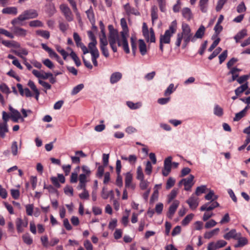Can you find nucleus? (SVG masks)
I'll use <instances>...</instances> for the list:
<instances>
[{
  "instance_id": "nucleus-1",
  "label": "nucleus",
  "mask_w": 250,
  "mask_h": 250,
  "mask_svg": "<svg viewBox=\"0 0 250 250\" xmlns=\"http://www.w3.org/2000/svg\"><path fill=\"white\" fill-rule=\"evenodd\" d=\"M121 25L123 30L120 33V37L119 36L117 30L115 29L112 25H108L109 43L114 52L117 51V48L116 45V43H117L119 46H122L125 52L128 54L130 52L127 40L128 37V29L126 20L125 18L121 19Z\"/></svg>"
},
{
  "instance_id": "nucleus-2",
  "label": "nucleus",
  "mask_w": 250,
  "mask_h": 250,
  "mask_svg": "<svg viewBox=\"0 0 250 250\" xmlns=\"http://www.w3.org/2000/svg\"><path fill=\"white\" fill-rule=\"evenodd\" d=\"M182 32L177 35L175 44L179 47L181 44L182 40H184V47H186L190 41L195 42L194 38L191 33L189 26L187 23H183L182 25Z\"/></svg>"
},
{
  "instance_id": "nucleus-3",
  "label": "nucleus",
  "mask_w": 250,
  "mask_h": 250,
  "mask_svg": "<svg viewBox=\"0 0 250 250\" xmlns=\"http://www.w3.org/2000/svg\"><path fill=\"white\" fill-rule=\"evenodd\" d=\"M38 16V13L36 10L30 9L24 11L18 17L15 18L11 21L13 25H22L23 21L31 19L36 18Z\"/></svg>"
},
{
  "instance_id": "nucleus-4",
  "label": "nucleus",
  "mask_w": 250,
  "mask_h": 250,
  "mask_svg": "<svg viewBox=\"0 0 250 250\" xmlns=\"http://www.w3.org/2000/svg\"><path fill=\"white\" fill-rule=\"evenodd\" d=\"M177 22L173 21L169 26V28L166 30L163 35L160 36V42L165 44H169L170 42L171 37L175 33L177 30Z\"/></svg>"
},
{
  "instance_id": "nucleus-5",
  "label": "nucleus",
  "mask_w": 250,
  "mask_h": 250,
  "mask_svg": "<svg viewBox=\"0 0 250 250\" xmlns=\"http://www.w3.org/2000/svg\"><path fill=\"white\" fill-rule=\"evenodd\" d=\"M142 32L143 36L147 42H155L156 39L153 29L151 28L148 30L147 26L145 22H144L143 24Z\"/></svg>"
},
{
  "instance_id": "nucleus-6",
  "label": "nucleus",
  "mask_w": 250,
  "mask_h": 250,
  "mask_svg": "<svg viewBox=\"0 0 250 250\" xmlns=\"http://www.w3.org/2000/svg\"><path fill=\"white\" fill-rule=\"evenodd\" d=\"M194 178V176L193 175H190L188 177L181 180L179 183V185L180 186L183 184L184 185L185 190H190L194 184L193 182Z\"/></svg>"
},
{
  "instance_id": "nucleus-7",
  "label": "nucleus",
  "mask_w": 250,
  "mask_h": 250,
  "mask_svg": "<svg viewBox=\"0 0 250 250\" xmlns=\"http://www.w3.org/2000/svg\"><path fill=\"white\" fill-rule=\"evenodd\" d=\"M60 8L67 21L70 22L73 20V16L72 12L66 4H62L60 5Z\"/></svg>"
},
{
  "instance_id": "nucleus-8",
  "label": "nucleus",
  "mask_w": 250,
  "mask_h": 250,
  "mask_svg": "<svg viewBox=\"0 0 250 250\" xmlns=\"http://www.w3.org/2000/svg\"><path fill=\"white\" fill-rule=\"evenodd\" d=\"M227 243L223 240H220L217 242H211L208 244V250H217L220 248L225 247Z\"/></svg>"
},
{
  "instance_id": "nucleus-9",
  "label": "nucleus",
  "mask_w": 250,
  "mask_h": 250,
  "mask_svg": "<svg viewBox=\"0 0 250 250\" xmlns=\"http://www.w3.org/2000/svg\"><path fill=\"white\" fill-rule=\"evenodd\" d=\"M172 157L169 156L164 161V168L162 170V174L164 176H167L171 171Z\"/></svg>"
},
{
  "instance_id": "nucleus-10",
  "label": "nucleus",
  "mask_w": 250,
  "mask_h": 250,
  "mask_svg": "<svg viewBox=\"0 0 250 250\" xmlns=\"http://www.w3.org/2000/svg\"><path fill=\"white\" fill-rule=\"evenodd\" d=\"M9 109L10 111V118L14 122L17 123L21 119L22 121H24L19 111L13 108L11 105L9 106Z\"/></svg>"
},
{
  "instance_id": "nucleus-11",
  "label": "nucleus",
  "mask_w": 250,
  "mask_h": 250,
  "mask_svg": "<svg viewBox=\"0 0 250 250\" xmlns=\"http://www.w3.org/2000/svg\"><path fill=\"white\" fill-rule=\"evenodd\" d=\"M16 225L18 232L21 233L23 232L24 228L27 226L28 221L27 220H22L20 218H18L16 220Z\"/></svg>"
},
{
  "instance_id": "nucleus-12",
  "label": "nucleus",
  "mask_w": 250,
  "mask_h": 250,
  "mask_svg": "<svg viewBox=\"0 0 250 250\" xmlns=\"http://www.w3.org/2000/svg\"><path fill=\"white\" fill-rule=\"evenodd\" d=\"M186 202L192 210H195L199 205L198 198L194 194H192Z\"/></svg>"
},
{
  "instance_id": "nucleus-13",
  "label": "nucleus",
  "mask_w": 250,
  "mask_h": 250,
  "mask_svg": "<svg viewBox=\"0 0 250 250\" xmlns=\"http://www.w3.org/2000/svg\"><path fill=\"white\" fill-rule=\"evenodd\" d=\"M180 202L178 200H175L169 208L168 211L167 212V217L169 218H172L173 215L175 212L177 208L179 205Z\"/></svg>"
},
{
  "instance_id": "nucleus-14",
  "label": "nucleus",
  "mask_w": 250,
  "mask_h": 250,
  "mask_svg": "<svg viewBox=\"0 0 250 250\" xmlns=\"http://www.w3.org/2000/svg\"><path fill=\"white\" fill-rule=\"evenodd\" d=\"M219 204L218 202L215 201L211 203H208L207 204H205V205H203L200 208V210L201 211H210L214 208H215L216 207H218L219 206Z\"/></svg>"
},
{
  "instance_id": "nucleus-15",
  "label": "nucleus",
  "mask_w": 250,
  "mask_h": 250,
  "mask_svg": "<svg viewBox=\"0 0 250 250\" xmlns=\"http://www.w3.org/2000/svg\"><path fill=\"white\" fill-rule=\"evenodd\" d=\"M14 27L12 29L14 33L18 36L24 37L26 36L27 34V31L22 28L16 26V25H14Z\"/></svg>"
},
{
  "instance_id": "nucleus-16",
  "label": "nucleus",
  "mask_w": 250,
  "mask_h": 250,
  "mask_svg": "<svg viewBox=\"0 0 250 250\" xmlns=\"http://www.w3.org/2000/svg\"><path fill=\"white\" fill-rule=\"evenodd\" d=\"M17 86L21 95H25L27 97H31L33 96V94L28 88H25L23 89L22 85L20 83H18Z\"/></svg>"
},
{
  "instance_id": "nucleus-17",
  "label": "nucleus",
  "mask_w": 250,
  "mask_h": 250,
  "mask_svg": "<svg viewBox=\"0 0 250 250\" xmlns=\"http://www.w3.org/2000/svg\"><path fill=\"white\" fill-rule=\"evenodd\" d=\"M240 233H237L235 229H232L229 232L226 233L223 236V237L227 240H229L231 238L236 240L238 236L240 235Z\"/></svg>"
},
{
  "instance_id": "nucleus-18",
  "label": "nucleus",
  "mask_w": 250,
  "mask_h": 250,
  "mask_svg": "<svg viewBox=\"0 0 250 250\" xmlns=\"http://www.w3.org/2000/svg\"><path fill=\"white\" fill-rule=\"evenodd\" d=\"M87 176L85 174H80L79 177V184L77 187V189L84 188H86V183L87 182Z\"/></svg>"
},
{
  "instance_id": "nucleus-19",
  "label": "nucleus",
  "mask_w": 250,
  "mask_h": 250,
  "mask_svg": "<svg viewBox=\"0 0 250 250\" xmlns=\"http://www.w3.org/2000/svg\"><path fill=\"white\" fill-rule=\"evenodd\" d=\"M2 13L15 16L18 14V9L16 7H7L2 10Z\"/></svg>"
},
{
  "instance_id": "nucleus-20",
  "label": "nucleus",
  "mask_w": 250,
  "mask_h": 250,
  "mask_svg": "<svg viewBox=\"0 0 250 250\" xmlns=\"http://www.w3.org/2000/svg\"><path fill=\"white\" fill-rule=\"evenodd\" d=\"M122 77V74L119 72H116L112 73L110 78V82L113 84L117 83Z\"/></svg>"
},
{
  "instance_id": "nucleus-21",
  "label": "nucleus",
  "mask_w": 250,
  "mask_h": 250,
  "mask_svg": "<svg viewBox=\"0 0 250 250\" xmlns=\"http://www.w3.org/2000/svg\"><path fill=\"white\" fill-rule=\"evenodd\" d=\"M236 240H237L238 243L235 245V248L243 247L248 243V239L246 237H242L241 233H240V235L238 236Z\"/></svg>"
},
{
  "instance_id": "nucleus-22",
  "label": "nucleus",
  "mask_w": 250,
  "mask_h": 250,
  "mask_svg": "<svg viewBox=\"0 0 250 250\" xmlns=\"http://www.w3.org/2000/svg\"><path fill=\"white\" fill-rule=\"evenodd\" d=\"M97 43V41H92L89 43L88 44V48L89 49V52L92 54H99V51L96 47V44Z\"/></svg>"
},
{
  "instance_id": "nucleus-23",
  "label": "nucleus",
  "mask_w": 250,
  "mask_h": 250,
  "mask_svg": "<svg viewBox=\"0 0 250 250\" xmlns=\"http://www.w3.org/2000/svg\"><path fill=\"white\" fill-rule=\"evenodd\" d=\"M132 175L130 172H127L125 174V188H134V186L132 185Z\"/></svg>"
},
{
  "instance_id": "nucleus-24",
  "label": "nucleus",
  "mask_w": 250,
  "mask_h": 250,
  "mask_svg": "<svg viewBox=\"0 0 250 250\" xmlns=\"http://www.w3.org/2000/svg\"><path fill=\"white\" fill-rule=\"evenodd\" d=\"M219 230L220 229L219 228H216L211 231H207L204 234V238L205 239H209L213 236L217 235Z\"/></svg>"
},
{
  "instance_id": "nucleus-25",
  "label": "nucleus",
  "mask_w": 250,
  "mask_h": 250,
  "mask_svg": "<svg viewBox=\"0 0 250 250\" xmlns=\"http://www.w3.org/2000/svg\"><path fill=\"white\" fill-rule=\"evenodd\" d=\"M139 48L142 55H145L147 52L146 44L144 40L140 39L139 40Z\"/></svg>"
},
{
  "instance_id": "nucleus-26",
  "label": "nucleus",
  "mask_w": 250,
  "mask_h": 250,
  "mask_svg": "<svg viewBox=\"0 0 250 250\" xmlns=\"http://www.w3.org/2000/svg\"><path fill=\"white\" fill-rule=\"evenodd\" d=\"M182 13L183 17L187 20H190L192 17V14L189 8L185 7L182 10Z\"/></svg>"
},
{
  "instance_id": "nucleus-27",
  "label": "nucleus",
  "mask_w": 250,
  "mask_h": 250,
  "mask_svg": "<svg viewBox=\"0 0 250 250\" xmlns=\"http://www.w3.org/2000/svg\"><path fill=\"white\" fill-rule=\"evenodd\" d=\"M8 132L7 123H0V136L2 138H4L5 133Z\"/></svg>"
},
{
  "instance_id": "nucleus-28",
  "label": "nucleus",
  "mask_w": 250,
  "mask_h": 250,
  "mask_svg": "<svg viewBox=\"0 0 250 250\" xmlns=\"http://www.w3.org/2000/svg\"><path fill=\"white\" fill-rule=\"evenodd\" d=\"M205 27L203 25H201L193 36L194 40L202 38L205 34Z\"/></svg>"
},
{
  "instance_id": "nucleus-29",
  "label": "nucleus",
  "mask_w": 250,
  "mask_h": 250,
  "mask_svg": "<svg viewBox=\"0 0 250 250\" xmlns=\"http://www.w3.org/2000/svg\"><path fill=\"white\" fill-rule=\"evenodd\" d=\"M247 35V31L244 29L239 32L234 37L236 42H238L241 39H243Z\"/></svg>"
},
{
  "instance_id": "nucleus-30",
  "label": "nucleus",
  "mask_w": 250,
  "mask_h": 250,
  "mask_svg": "<svg viewBox=\"0 0 250 250\" xmlns=\"http://www.w3.org/2000/svg\"><path fill=\"white\" fill-rule=\"evenodd\" d=\"M125 10L128 15L130 14L138 15V12L133 7H131L128 3L126 4L124 6Z\"/></svg>"
},
{
  "instance_id": "nucleus-31",
  "label": "nucleus",
  "mask_w": 250,
  "mask_h": 250,
  "mask_svg": "<svg viewBox=\"0 0 250 250\" xmlns=\"http://www.w3.org/2000/svg\"><path fill=\"white\" fill-rule=\"evenodd\" d=\"M240 70L239 69L235 67L231 68V70L228 73V74H231L232 75V79L229 80V82H231L235 81V80H237L236 79L238 77V72Z\"/></svg>"
},
{
  "instance_id": "nucleus-32",
  "label": "nucleus",
  "mask_w": 250,
  "mask_h": 250,
  "mask_svg": "<svg viewBox=\"0 0 250 250\" xmlns=\"http://www.w3.org/2000/svg\"><path fill=\"white\" fill-rule=\"evenodd\" d=\"M86 13L87 18H88V19L90 21L91 24L92 25L95 24V20L94 13H93V10L92 9L91 7H90L88 10H87L86 11Z\"/></svg>"
},
{
  "instance_id": "nucleus-33",
  "label": "nucleus",
  "mask_w": 250,
  "mask_h": 250,
  "mask_svg": "<svg viewBox=\"0 0 250 250\" xmlns=\"http://www.w3.org/2000/svg\"><path fill=\"white\" fill-rule=\"evenodd\" d=\"M158 9L156 6H153L151 9V17L152 24H153L155 21L158 19L157 14Z\"/></svg>"
},
{
  "instance_id": "nucleus-34",
  "label": "nucleus",
  "mask_w": 250,
  "mask_h": 250,
  "mask_svg": "<svg viewBox=\"0 0 250 250\" xmlns=\"http://www.w3.org/2000/svg\"><path fill=\"white\" fill-rule=\"evenodd\" d=\"M248 88V84L247 82L244 84L238 87L235 90V93L236 96L239 95L241 93H243L244 91Z\"/></svg>"
},
{
  "instance_id": "nucleus-35",
  "label": "nucleus",
  "mask_w": 250,
  "mask_h": 250,
  "mask_svg": "<svg viewBox=\"0 0 250 250\" xmlns=\"http://www.w3.org/2000/svg\"><path fill=\"white\" fill-rule=\"evenodd\" d=\"M208 0H200L199 6L200 10L203 13L207 12V5Z\"/></svg>"
},
{
  "instance_id": "nucleus-36",
  "label": "nucleus",
  "mask_w": 250,
  "mask_h": 250,
  "mask_svg": "<svg viewBox=\"0 0 250 250\" xmlns=\"http://www.w3.org/2000/svg\"><path fill=\"white\" fill-rule=\"evenodd\" d=\"M36 34L45 39H48L50 37V33L46 30H38L36 32Z\"/></svg>"
},
{
  "instance_id": "nucleus-37",
  "label": "nucleus",
  "mask_w": 250,
  "mask_h": 250,
  "mask_svg": "<svg viewBox=\"0 0 250 250\" xmlns=\"http://www.w3.org/2000/svg\"><path fill=\"white\" fill-rule=\"evenodd\" d=\"M194 214L190 213L186 216V217L182 220L181 224L183 226H186L192 220Z\"/></svg>"
},
{
  "instance_id": "nucleus-38",
  "label": "nucleus",
  "mask_w": 250,
  "mask_h": 250,
  "mask_svg": "<svg viewBox=\"0 0 250 250\" xmlns=\"http://www.w3.org/2000/svg\"><path fill=\"white\" fill-rule=\"evenodd\" d=\"M178 192V189L174 188L173 189L170 193L167 195V201L168 203H170L173 199H174Z\"/></svg>"
},
{
  "instance_id": "nucleus-39",
  "label": "nucleus",
  "mask_w": 250,
  "mask_h": 250,
  "mask_svg": "<svg viewBox=\"0 0 250 250\" xmlns=\"http://www.w3.org/2000/svg\"><path fill=\"white\" fill-rule=\"evenodd\" d=\"M15 54L21 59L24 58L23 55L26 56L28 52V51L25 48H21L19 50L15 51Z\"/></svg>"
},
{
  "instance_id": "nucleus-40",
  "label": "nucleus",
  "mask_w": 250,
  "mask_h": 250,
  "mask_svg": "<svg viewBox=\"0 0 250 250\" xmlns=\"http://www.w3.org/2000/svg\"><path fill=\"white\" fill-rule=\"evenodd\" d=\"M84 87V85L82 83L79 84L75 86L71 91V94L72 95H75L78 93Z\"/></svg>"
},
{
  "instance_id": "nucleus-41",
  "label": "nucleus",
  "mask_w": 250,
  "mask_h": 250,
  "mask_svg": "<svg viewBox=\"0 0 250 250\" xmlns=\"http://www.w3.org/2000/svg\"><path fill=\"white\" fill-rule=\"evenodd\" d=\"M214 114L219 117H221L223 114V110L219 105L216 104L214 106Z\"/></svg>"
},
{
  "instance_id": "nucleus-42",
  "label": "nucleus",
  "mask_w": 250,
  "mask_h": 250,
  "mask_svg": "<svg viewBox=\"0 0 250 250\" xmlns=\"http://www.w3.org/2000/svg\"><path fill=\"white\" fill-rule=\"evenodd\" d=\"M11 152L13 156H16L18 154V144L16 141H14L12 142L11 147Z\"/></svg>"
},
{
  "instance_id": "nucleus-43",
  "label": "nucleus",
  "mask_w": 250,
  "mask_h": 250,
  "mask_svg": "<svg viewBox=\"0 0 250 250\" xmlns=\"http://www.w3.org/2000/svg\"><path fill=\"white\" fill-rule=\"evenodd\" d=\"M23 242L27 245H31L33 243V240L29 233H26L22 235Z\"/></svg>"
},
{
  "instance_id": "nucleus-44",
  "label": "nucleus",
  "mask_w": 250,
  "mask_h": 250,
  "mask_svg": "<svg viewBox=\"0 0 250 250\" xmlns=\"http://www.w3.org/2000/svg\"><path fill=\"white\" fill-rule=\"evenodd\" d=\"M29 25L30 27H37L43 26V23L39 20L32 21L29 22Z\"/></svg>"
},
{
  "instance_id": "nucleus-45",
  "label": "nucleus",
  "mask_w": 250,
  "mask_h": 250,
  "mask_svg": "<svg viewBox=\"0 0 250 250\" xmlns=\"http://www.w3.org/2000/svg\"><path fill=\"white\" fill-rule=\"evenodd\" d=\"M127 106L132 109H136L140 108L142 106L141 103H133L131 102H127L126 103Z\"/></svg>"
},
{
  "instance_id": "nucleus-46",
  "label": "nucleus",
  "mask_w": 250,
  "mask_h": 250,
  "mask_svg": "<svg viewBox=\"0 0 250 250\" xmlns=\"http://www.w3.org/2000/svg\"><path fill=\"white\" fill-rule=\"evenodd\" d=\"M175 183V180L172 177H169L167 180L166 188L169 189L172 188Z\"/></svg>"
},
{
  "instance_id": "nucleus-47",
  "label": "nucleus",
  "mask_w": 250,
  "mask_h": 250,
  "mask_svg": "<svg viewBox=\"0 0 250 250\" xmlns=\"http://www.w3.org/2000/svg\"><path fill=\"white\" fill-rule=\"evenodd\" d=\"M79 189H83L82 193L79 194V197L82 199H88L89 196L88 191L86 189V188H79Z\"/></svg>"
},
{
  "instance_id": "nucleus-48",
  "label": "nucleus",
  "mask_w": 250,
  "mask_h": 250,
  "mask_svg": "<svg viewBox=\"0 0 250 250\" xmlns=\"http://www.w3.org/2000/svg\"><path fill=\"white\" fill-rule=\"evenodd\" d=\"M207 189V187L206 186H201L200 187H198L196 188L195 191V195L197 196H199L201 194L204 193Z\"/></svg>"
},
{
  "instance_id": "nucleus-49",
  "label": "nucleus",
  "mask_w": 250,
  "mask_h": 250,
  "mask_svg": "<svg viewBox=\"0 0 250 250\" xmlns=\"http://www.w3.org/2000/svg\"><path fill=\"white\" fill-rule=\"evenodd\" d=\"M136 37L135 35H132L130 38V42H131V48L132 50L133 53H135L136 49L137 46L136 44Z\"/></svg>"
},
{
  "instance_id": "nucleus-50",
  "label": "nucleus",
  "mask_w": 250,
  "mask_h": 250,
  "mask_svg": "<svg viewBox=\"0 0 250 250\" xmlns=\"http://www.w3.org/2000/svg\"><path fill=\"white\" fill-rule=\"evenodd\" d=\"M0 90L2 92L5 93L7 95L10 93L11 92L9 87L4 83H2L1 84H0Z\"/></svg>"
},
{
  "instance_id": "nucleus-51",
  "label": "nucleus",
  "mask_w": 250,
  "mask_h": 250,
  "mask_svg": "<svg viewBox=\"0 0 250 250\" xmlns=\"http://www.w3.org/2000/svg\"><path fill=\"white\" fill-rule=\"evenodd\" d=\"M57 51L59 52L63 57L64 60H66L67 56H68V53L60 46H56Z\"/></svg>"
},
{
  "instance_id": "nucleus-52",
  "label": "nucleus",
  "mask_w": 250,
  "mask_h": 250,
  "mask_svg": "<svg viewBox=\"0 0 250 250\" xmlns=\"http://www.w3.org/2000/svg\"><path fill=\"white\" fill-rule=\"evenodd\" d=\"M100 43L101 46H106L108 44V42L106 39V35L100 36Z\"/></svg>"
},
{
  "instance_id": "nucleus-53",
  "label": "nucleus",
  "mask_w": 250,
  "mask_h": 250,
  "mask_svg": "<svg viewBox=\"0 0 250 250\" xmlns=\"http://www.w3.org/2000/svg\"><path fill=\"white\" fill-rule=\"evenodd\" d=\"M175 89L176 88L174 87V84L173 83L170 84L165 92V95L167 96L170 95L174 91H175Z\"/></svg>"
},
{
  "instance_id": "nucleus-54",
  "label": "nucleus",
  "mask_w": 250,
  "mask_h": 250,
  "mask_svg": "<svg viewBox=\"0 0 250 250\" xmlns=\"http://www.w3.org/2000/svg\"><path fill=\"white\" fill-rule=\"evenodd\" d=\"M246 113L243 110L240 112L236 113L234 118H233L234 121H238L246 115Z\"/></svg>"
},
{
  "instance_id": "nucleus-55",
  "label": "nucleus",
  "mask_w": 250,
  "mask_h": 250,
  "mask_svg": "<svg viewBox=\"0 0 250 250\" xmlns=\"http://www.w3.org/2000/svg\"><path fill=\"white\" fill-rule=\"evenodd\" d=\"M227 1L228 0H219L216 6V10L217 12L220 11Z\"/></svg>"
},
{
  "instance_id": "nucleus-56",
  "label": "nucleus",
  "mask_w": 250,
  "mask_h": 250,
  "mask_svg": "<svg viewBox=\"0 0 250 250\" xmlns=\"http://www.w3.org/2000/svg\"><path fill=\"white\" fill-rule=\"evenodd\" d=\"M137 179L140 180L144 179V175L143 172L142 168L141 166H139L137 169Z\"/></svg>"
},
{
  "instance_id": "nucleus-57",
  "label": "nucleus",
  "mask_w": 250,
  "mask_h": 250,
  "mask_svg": "<svg viewBox=\"0 0 250 250\" xmlns=\"http://www.w3.org/2000/svg\"><path fill=\"white\" fill-rule=\"evenodd\" d=\"M247 8L244 2H241L237 7V12L239 13L245 12Z\"/></svg>"
},
{
  "instance_id": "nucleus-58",
  "label": "nucleus",
  "mask_w": 250,
  "mask_h": 250,
  "mask_svg": "<svg viewBox=\"0 0 250 250\" xmlns=\"http://www.w3.org/2000/svg\"><path fill=\"white\" fill-rule=\"evenodd\" d=\"M230 220L229 214L228 213H226L223 218L220 220L219 223L221 225L229 223Z\"/></svg>"
},
{
  "instance_id": "nucleus-59",
  "label": "nucleus",
  "mask_w": 250,
  "mask_h": 250,
  "mask_svg": "<svg viewBox=\"0 0 250 250\" xmlns=\"http://www.w3.org/2000/svg\"><path fill=\"white\" fill-rule=\"evenodd\" d=\"M73 38L76 42V45L78 47L83 43L81 42V39L77 33H74Z\"/></svg>"
},
{
  "instance_id": "nucleus-60",
  "label": "nucleus",
  "mask_w": 250,
  "mask_h": 250,
  "mask_svg": "<svg viewBox=\"0 0 250 250\" xmlns=\"http://www.w3.org/2000/svg\"><path fill=\"white\" fill-rule=\"evenodd\" d=\"M193 227L195 230H200L203 228V223L200 221H196L193 224Z\"/></svg>"
},
{
  "instance_id": "nucleus-61",
  "label": "nucleus",
  "mask_w": 250,
  "mask_h": 250,
  "mask_svg": "<svg viewBox=\"0 0 250 250\" xmlns=\"http://www.w3.org/2000/svg\"><path fill=\"white\" fill-rule=\"evenodd\" d=\"M217 222L214 220L211 219L206 223L205 227L206 229H209L215 226Z\"/></svg>"
},
{
  "instance_id": "nucleus-62",
  "label": "nucleus",
  "mask_w": 250,
  "mask_h": 250,
  "mask_svg": "<svg viewBox=\"0 0 250 250\" xmlns=\"http://www.w3.org/2000/svg\"><path fill=\"white\" fill-rule=\"evenodd\" d=\"M43 64L50 69H52L54 67V65L53 62L48 59H45L42 60Z\"/></svg>"
},
{
  "instance_id": "nucleus-63",
  "label": "nucleus",
  "mask_w": 250,
  "mask_h": 250,
  "mask_svg": "<svg viewBox=\"0 0 250 250\" xmlns=\"http://www.w3.org/2000/svg\"><path fill=\"white\" fill-rule=\"evenodd\" d=\"M205 197L207 200H210L212 199L214 200L217 198V196L214 195V191L213 190H210L208 193L207 194Z\"/></svg>"
},
{
  "instance_id": "nucleus-64",
  "label": "nucleus",
  "mask_w": 250,
  "mask_h": 250,
  "mask_svg": "<svg viewBox=\"0 0 250 250\" xmlns=\"http://www.w3.org/2000/svg\"><path fill=\"white\" fill-rule=\"evenodd\" d=\"M10 192L12 197L15 199H18L20 197V191L18 189H11Z\"/></svg>"
}]
</instances>
